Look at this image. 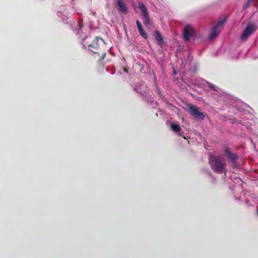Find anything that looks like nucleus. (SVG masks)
<instances>
[{"mask_svg":"<svg viewBox=\"0 0 258 258\" xmlns=\"http://www.w3.org/2000/svg\"><path fill=\"white\" fill-rule=\"evenodd\" d=\"M209 163L212 170L216 173H225L227 171L225 160L221 156L210 155Z\"/></svg>","mask_w":258,"mask_h":258,"instance_id":"f257e3e1","label":"nucleus"},{"mask_svg":"<svg viewBox=\"0 0 258 258\" xmlns=\"http://www.w3.org/2000/svg\"><path fill=\"white\" fill-rule=\"evenodd\" d=\"M99 40L104 43V41L101 38L99 37H96L92 44L88 46V48L89 50L92 51L93 53L98 54L99 56L98 60L101 61L105 57L106 52L104 49H101L99 47L98 41Z\"/></svg>","mask_w":258,"mask_h":258,"instance_id":"f03ea898","label":"nucleus"},{"mask_svg":"<svg viewBox=\"0 0 258 258\" xmlns=\"http://www.w3.org/2000/svg\"><path fill=\"white\" fill-rule=\"evenodd\" d=\"M224 156L227 159L228 162L231 164L233 168L236 167V163L238 159L237 154L231 153L230 148L226 147L224 149Z\"/></svg>","mask_w":258,"mask_h":258,"instance_id":"7ed1b4c3","label":"nucleus"},{"mask_svg":"<svg viewBox=\"0 0 258 258\" xmlns=\"http://www.w3.org/2000/svg\"><path fill=\"white\" fill-rule=\"evenodd\" d=\"M256 30V27L254 24H248L243 33L240 36L241 40H246L251 34L254 33Z\"/></svg>","mask_w":258,"mask_h":258,"instance_id":"20e7f679","label":"nucleus"},{"mask_svg":"<svg viewBox=\"0 0 258 258\" xmlns=\"http://www.w3.org/2000/svg\"><path fill=\"white\" fill-rule=\"evenodd\" d=\"M195 33L193 27L190 25H187L183 32V39L185 41H188L191 37L195 36Z\"/></svg>","mask_w":258,"mask_h":258,"instance_id":"39448f33","label":"nucleus"},{"mask_svg":"<svg viewBox=\"0 0 258 258\" xmlns=\"http://www.w3.org/2000/svg\"><path fill=\"white\" fill-rule=\"evenodd\" d=\"M189 112L190 114L196 118L203 120L205 115L203 113L200 111L198 107L195 105H190L189 107Z\"/></svg>","mask_w":258,"mask_h":258,"instance_id":"423d86ee","label":"nucleus"},{"mask_svg":"<svg viewBox=\"0 0 258 258\" xmlns=\"http://www.w3.org/2000/svg\"><path fill=\"white\" fill-rule=\"evenodd\" d=\"M117 10L120 13H126L127 8L122 0L117 1Z\"/></svg>","mask_w":258,"mask_h":258,"instance_id":"0eeeda50","label":"nucleus"},{"mask_svg":"<svg viewBox=\"0 0 258 258\" xmlns=\"http://www.w3.org/2000/svg\"><path fill=\"white\" fill-rule=\"evenodd\" d=\"M170 127L171 129L174 132L177 133L179 136H182V134L181 133V128L177 123L171 122Z\"/></svg>","mask_w":258,"mask_h":258,"instance_id":"6e6552de","label":"nucleus"},{"mask_svg":"<svg viewBox=\"0 0 258 258\" xmlns=\"http://www.w3.org/2000/svg\"><path fill=\"white\" fill-rule=\"evenodd\" d=\"M136 24L140 35L144 38L147 39L148 38V35L145 31L144 30L141 22L139 20H137L136 21Z\"/></svg>","mask_w":258,"mask_h":258,"instance_id":"1a4fd4ad","label":"nucleus"},{"mask_svg":"<svg viewBox=\"0 0 258 258\" xmlns=\"http://www.w3.org/2000/svg\"><path fill=\"white\" fill-rule=\"evenodd\" d=\"M218 28L215 26L212 27L211 33L208 36V38L210 40L214 39L218 35L220 32V30H218Z\"/></svg>","mask_w":258,"mask_h":258,"instance_id":"9d476101","label":"nucleus"},{"mask_svg":"<svg viewBox=\"0 0 258 258\" xmlns=\"http://www.w3.org/2000/svg\"><path fill=\"white\" fill-rule=\"evenodd\" d=\"M156 40L158 42L159 45H161L163 43V39L158 31H156L154 35Z\"/></svg>","mask_w":258,"mask_h":258,"instance_id":"9b49d317","label":"nucleus"},{"mask_svg":"<svg viewBox=\"0 0 258 258\" xmlns=\"http://www.w3.org/2000/svg\"><path fill=\"white\" fill-rule=\"evenodd\" d=\"M144 19V24L146 26H149L151 24V20L149 17V14L144 15L143 16Z\"/></svg>","mask_w":258,"mask_h":258,"instance_id":"f8f14e48","label":"nucleus"},{"mask_svg":"<svg viewBox=\"0 0 258 258\" xmlns=\"http://www.w3.org/2000/svg\"><path fill=\"white\" fill-rule=\"evenodd\" d=\"M139 6L140 10H141V11L142 13L143 16L144 15H145V14H147L148 13V12H147V8L145 6V5L143 3L140 2L139 3Z\"/></svg>","mask_w":258,"mask_h":258,"instance_id":"ddd939ff","label":"nucleus"},{"mask_svg":"<svg viewBox=\"0 0 258 258\" xmlns=\"http://www.w3.org/2000/svg\"><path fill=\"white\" fill-rule=\"evenodd\" d=\"M225 22V19L224 18L220 20L218 23L215 25L217 26V28H219L220 26H222L224 25Z\"/></svg>","mask_w":258,"mask_h":258,"instance_id":"4468645a","label":"nucleus"},{"mask_svg":"<svg viewBox=\"0 0 258 258\" xmlns=\"http://www.w3.org/2000/svg\"><path fill=\"white\" fill-rule=\"evenodd\" d=\"M208 87L212 90L213 91H216L217 90V88L213 84L211 83H209L208 82Z\"/></svg>","mask_w":258,"mask_h":258,"instance_id":"2eb2a0df","label":"nucleus"},{"mask_svg":"<svg viewBox=\"0 0 258 258\" xmlns=\"http://www.w3.org/2000/svg\"><path fill=\"white\" fill-rule=\"evenodd\" d=\"M78 26L79 27V31L78 32V34L80 33V31H82V28L83 27V24L82 23H78Z\"/></svg>","mask_w":258,"mask_h":258,"instance_id":"dca6fc26","label":"nucleus"}]
</instances>
